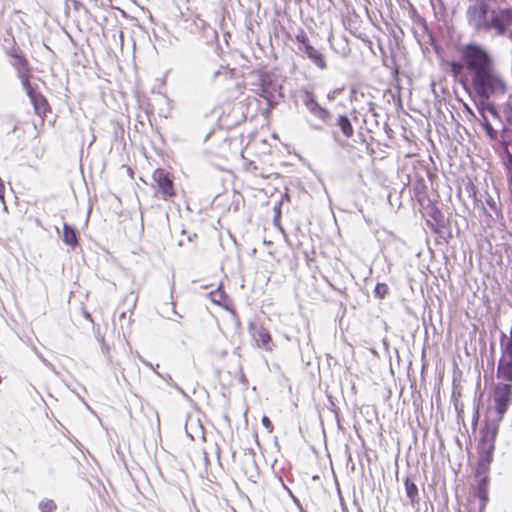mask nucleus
<instances>
[{
	"instance_id": "nucleus-26",
	"label": "nucleus",
	"mask_w": 512,
	"mask_h": 512,
	"mask_svg": "<svg viewBox=\"0 0 512 512\" xmlns=\"http://www.w3.org/2000/svg\"><path fill=\"white\" fill-rule=\"evenodd\" d=\"M39 509L41 512H54L56 504L53 500H44L39 503Z\"/></svg>"
},
{
	"instance_id": "nucleus-21",
	"label": "nucleus",
	"mask_w": 512,
	"mask_h": 512,
	"mask_svg": "<svg viewBox=\"0 0 512 512\" xmlns=\"http://www.w3.org/2000/svg\"><path fill=\"white\" fill-rule=\"evenodd\" d=\"M140 361H141L144 365H146L147 367H149V368L153 369V371L155 372V374H156L158 377H160L161 379H163L164 381H166V382H167V384H168L169 386H171V387H177V384L173 381L172 377H171L169 374L163 375V374L159 373L158 371H156V370L154 369L153 365H152L150 362H148V361L144 360L142 357H140Z\"/></svg>"
},
{
	"instance_id": "nucleus-20",
	"label": "nucleus",
	"mask_w": 512,
	"mask_h": 512,
	"mask_svg": "<svg viewBox=\"0 0 512 512\" xmlns=\"http://www.w3.org/2000/svg\"><path fill=\"white\" fill-rule=\"evenodd\" d=\"M337 125L341 129L342 133L347 137H351L354 133L352 124L349 120V118L345 115H341L338 118Z\"/></svg>"
},
{
	"instance_id": "nucleus-7",
	"label": "nucleus",
	"mask_w": 512,
	"mask_h": 512,
	"mask_svg": "<svg viewBox=\"0 0 512 512\" xmlns=\"http://www.w3.org/2000/svg\"><path fill=\"white\" fill-rule=\"evenodd\" d=\"M302 102L307 108V110L316 118L321 120L325 124H329L331 121V113L320 106L316 101L312 92L305 90L303 92Z\"/></svg>"
},
{
	"instance_id": "nucleus-11",
	"label": "nucleus",
	"mask_w": 512,
	"mask_h": 512,
	"mask_svg": "<svg viewBox=\"0 0 512 512\" xmlns=\"http://www.w3.org/2000/svg\"><path fill=\"white\" fill-rule=\"evenodd\" d=\"M253 330V337L259 347L264 348L267 351L272 350V338L268 329L263 326H250Z\"/></svg>"
},
{
	"instance_id": "nucleus-12",
	"label": "nucleus",
	"mask_w": 512,
	"mask_h": 512,
	"mask_svg": "<svg viewBox=\"0 0 512 512\" xmlns=\"http://www.w3.org/2000/svg\"><path fill=\"white\" fill-rule=\"evenodd\" d=\"M301 52L306 54V56L321 70H325L327 68L325 56L319 50L314 48L312 45L306 47Z\"/></svg>"
},
{
	"instance_id": "nucleus-17",
	"label": "nucleus",
	"mask_w": 512,
	"mask_h": 512,
	"mask_svg": "<svg viewBox=\"0 0 512 512\" xmlns=\"http://www.w3.org/2000/svg\"><path fill=\"white\" fill-rule=\"evenodd\" d=\"M479 103H478V109L481 117L485 115V112L488 111L493 116H498L497 109L493 102L490 101L491 97H478Z\"/></svg>"
},
{
	"instance_id": "nucleus-28",
	"label": "nucleus",
	"mask_w": 512,
	"mask_h": 512,
	"mask_svg": "<svg viewBox=\"0 0 512 512\" xmlns=\"http://www.w3.org/2000/svg\"><path fill=\"white\" fill-rule=\"evenodd\" d=\"M262 425L267 429L269 433L273 431V425L271 420L267 416H263L261 419Z\"/></svg>"
},
{
	"instance_id": "nucleus-19",
	"label": "nucleus",
	"mask_w": 512,
	"mask_h": 512,
	"mask_svg": "<svg viewBox=\"0 0 512 512\" xmlns=\"http://www.w3.org/2000/svg\"><path fill=\"white\" fill-rule=\"evenodd\" d=\"M63 242L71 247H75L78 244L75 229L66 223L63 226Z\"/></svg>"
},
{
	"instance_id": "nucleus-22",
	"label": "nucleus",
	"mask_w": 512,
	"mask_h": 512,
	"mask_svg": "<svg viewBox=\"0 0 512 512\" xmlns=\"http://www.w3.org/2000/svg\"><path fill=\"white\" fill-rule=\"evenodd\" d=\"M405 490H406L407 497L411 501H414L415 498L418 496V488L415 485V483L413 481H411L409 478H407L405 481Z\"/></svg>"
},
{
	"instance_id": "nucleus-6",
	"label": "nucleus",
	"mask_w": 512,
	"mask_h": 512,
	"mask_svg": "<svg viewBox=\"0 0 512 512\" xmlns=\"http://www.w3.org/2000/svg\"><path fill=\"white\" fill-rule=\"evenodd\" d=\"M161 198L165 201L175 196L173 181L169 174L163 169H156L152 175Z\"/></svg>"
},
{
	"instance_id": "nucleus-16",
	"label": "nucleus",
	"mask_w": 512,
	"mask_h": 512,
	"mask_svg": "<svg viewBox=\"0 0 512 512\" xmlns=\"http://www.w3.org/2000/svg\"><path fill=\"white\" fill-rule=\"evenodd\" d=\"M479 103H478V109L481 117L485 115V112L488 111L493 116H498L497 109L493 102L490 101L491 97H478Z\"/></svg>"
},
{
	"instance_id": "nucleus-15",
	"label": "nucleus",
	"mask_w": 512,
	"mask_h": 512,
	"mask_svg": "<svg viewBox=\"0 0 512 512\" xmlns=\"http://www.w3.org/2000/svg\"><path fill=\"white\" fill-rule=\"evenodd\" d=\"M495 444L493 443H479L480 461L482 464L489 465L492 461Z\"/></svg>"
},
{
	"instance_id": "nucleus-30",
	"label": "nucleus",
	"mask_w": 512,
	"mask_h": 512,
	"mask_svg": "<svg viewBox=\"0 0 512 512\" xmlns=\"http://www.w3.org/2000/svg\"><path fill=\"white\" fill-rule=\"evenodd\" d=\"M35 352L37 354V356L39 357V359L44 363V365L50 369H54L53 365L43 357L42 354H40L36 349H35Z\"/></svg>"
},
{
	"instance_id": "nucleus-33",
	"label": "nucleus",
	"mask_w": 512,
	"mask_h": 512,
	"mask_svg": "<svg viewBox=\"0 0 512 512\" xmlns=\"http://www.w3.org/2000/svg\"><path fill=\"white\" fill-rule=\"evenodd\" d=\"M219 74H220V70L216 71V72L214 73V76H217V75H219Z\"/></svg>"
},
{
	"instance_id": "nucleus-3",
	"label": "nucleus",
	"mask_w": 512,
	"mask_h": 512,
	"mask_svg": "<svg viewBox=\"0 0 512 512\" xmlns=\"http://www.w3.org/2000/svg\"><path fill=\"white\" fill-rule=\"evenodd\" d=\"M471 85L477 97L501 98L507 92V84L494 67L473 75Z\"/></svg>"
},
{
	"instance_id": "nucleus-13",
	"label": "nucleus",
	"mask_w": 512,
	"mask_h": 512,
	"mask_svg": "<svg viewBox=\"0 0 512 512\" xmlns=\"http://www.w3.org/2000/svg\"><path fill=\"white\" fill-rule=\"evenodd\" d=\"M498 376L512 382V360L501 357L497 369Z\"/></svg>"
},
{
	"instance_id": "nucleus-27",
	"label": "nucleus",
	"mask_w": 512,
	"mask_h": 512,
	"mask_svg": "<svg viewBox=\"0 0 512 512\" xmlns=\"http://www.w3.org/2000/svg\"><path fill=\"white\" fill-rule=\"evenodd\" d=\"M388 293V286L385 283H378L374 289V294L377 298L383 299Z\"/></svg>"
},
{
	"instance_id": "nucleus-32",
	"label": "nucleus",
	"mask_w": 512,
	"mask_h": 512,
	"mask_svg": "<svg viewBox=\"0 0 512 512\" xmlns=\"http://www.w3.org/2000/svg\"><path fill=\"white\" fill-rule=\"evenodd\" d=\"M465 108H466L467 112H468L471 116L475 117V113H474V111H473L470 107H468L467 105H465Z\"/></svg>"
},
{
	"instance_id": "nucleus-1",
	"label": "nucleus",
	"mask_w": 512,
	"mask_h": 512,
	"mask_svg": "<svg viewBox=\"0 0 512 512\" xmlns=\"http://www.w3.org/2000/svg\"><path fill=\"white\" fill-rule=\"evenodd\" d=\"M467 7L469 27L478 34L503 36L512 25V7L506 0H473Z\"/></svg>"
},
{
	"instance_id": "nucleus-2",
	"label": "nucleus",
	"mask_w": 512,
	"mask_h": 512,
	"mask_svg": "<svg viewBox=\"0 0 512 512\" xmlns=\"http://www.w3.org/2000/svg\"><path fill=\"white\" fill-rule=\"evenodd\" d=\"M467 7L469 27L478 34L503 36L512 25V7L506 0H473Z\"/></svg>"
},
{
	"instance_id": "nucleus-25",
	"label": "nucleus",
	"mask_w": 512,
	"mask_h": 512,
	"mask_svg": "<svg viewBox=\"0 0 512 512\" xmlns=\"http://www.w3.org/2000/svg\"><path fill=\"white\" fill-rule=\"evenodd\" d=\"M296 41L299 43V50L302 51L303 49H305L306 47L310 46L311 44L309 43V39L305 33L304 30H301L297 35H296Z\"/></svg>"
},
{
	"instance_id": "nucleus-24",
	"label": "nucleus",
	"mask_w": 512,
	"mask_h": 512,
	"mask_svg": "<svg viewBox=\"0 0 512 512\" xmlns=\"http://www.w3.org/2000/svg\"><path fill=\"white\" fill-rule=\"evenodd\" d=\"M482 118V126L483 128L485 129L486 131V134L491 138V139H495L497 137V132L496 130H494V128L492 127V125L490 124V122L488 121L486 115H483Z\"/></svg>"
},
{
	"instance_id": "nucleus-23",
	"label": "nucleus",
	"mask_w": 512,
	"mask_h": 512,
	"mask_svg": "<svg viewBox=\"0 0 512 512\" xmlns=\"http://www.w3.org/2000/svg\"><path fill=\"white\" fill-rule=\"evenodd\" d=\"M210 298L213 303L222 305L225 303L227 296L225 292L219 287L218 289L210 292Z\"/></svg>"
},
{
	"instance_id": "nucleus-18",
	"label": "nucleus",
	"mask_w": 512,
	"mask_h": 512,
	"mask_svg": "<svg viewBox=\"0 0 512 512\" xmlns=\"http://www.w3.org/2000/svg\"><path fill=\"white\" fill-rule=\"evenodd\" d=\"M497 433H498V426L496 424H494V423L487 424L482 431V437H481L480 442L495 444Z\"/></svg>"
},
{
	"instance_id": "nucleus-8",
	"label": "nucleus",
	"mask_w": 512,
	"mask_h": 512,
	"mask_svg": "<svg viewBox=\"0 0 512 512\" xmlns=\"http://www.w3.org/2000/svg\"><path fill=\"white\" fill-rule=\"evenodd\" d=\"M10 56L12 58L10 63L16 70L22 86H28L31 74L27 59L23 55L19 54L17 50H13L10 53Z\"/></svg>"
},
{
	"instance_id": "nucleus-5",
	"label": "nucleus",
	"mask_w": 512,
	"mask_h": 512,
	"mask_svg": "<svg viewBox=\"0 0 512 512\" xmlns=\"http://www.w3.org/2000/svg\"><path fill=\"white\" fill-rule=\"evenodd\" d=\"M258 95L265 99L269 105L277 104L278 100L283 98L282 86L270 77H262Z\"/></svg>"
},
{
	"instance_id": "nucleus-29",
	"label": "nucleus",
	"mask_w": 512,
	"mask_h": 512,
	"mask_svg": "<svg viewBox=\"0 0 512 512\" xmlns=\"http://www.w3.org/2000/svg\"><path fill=\"white\" fill-rule=\"evenodd\" d=\"M463 66H464V64L462 65V64L454 61L451 63V70L453 73L457 74V73H460V71L463 69Z\"/></svg>"
},
{
	"instance_id": "nucleus-9",
	"label": "nucleus",
	"mask_w": 512,
	"mask_h": 512,
	"mask_svg": "<svg viewBox=\"0 0 512 512\" xmlns=\"http://www.w3.org/2000/svg\"><path fill=\"white\" fill-rule=\"evenodd\" d=\"M23 88L25 89L31 103L33 104L35 113L40 116L43 121L46 113L50 110L46 98L40 92H37L30 83L28 86H23Z\"/></svg>"
},
{
	"instance_id": "nucleus-10",
	"label": "nucleus",
	"mask_w": 512,
	"mask_h": 512,
	"mask_svg": "<svg viewBox=\"0 0 512 512\" xmlns=\"http://www.w3.org/2000/svg\"><path fill=\"white\" fill-rule=\"evenodd\" d=\"M511 389L512 386L510 384H499L495 389V410L499 414L500 418H502L503 414L507 410V406L511 398Z\"/></svg>"
},
{
	"instance_id": "nucleus-31",
	"label": "nucleus",
	"mask_w": 512,
	"mask_h": 512,
	"mask_svg": "<svg viewBox=\"0 0 512 512\" xmlns=\"http://www.w3.org/2000/svg\"><path fill=\"white\" fill-rule=\"evenodd\" d=\"M173 388L176 389L184 397L188 398V395L184 392V390L180 386L177 385V387H173Z\"/></svg>"
},
{
	"instance_id": "nucleus-4",
	"label": "nucleus",
	"mask_w": 512,
	"mask_h": 512,
	"mask_svg": "<svg viewBox=\"0 0 512 512\" xmlns=\"http://www.w3.org/2000/svg\"><path fill=\"white\" fill-rule=\"evenodd\" d=\"M460 55L465 68L471 75V78L473 75L494 67L491 55L479 44L469 43L462 46L460 49Z\"/></svg>"
},
{
	"instance_id": "nucleus-14",
	"label": "nucleus",
	"mask_w": 512,
	"mask_h": 512,
	"mask_svg": "<svg viewBox=\"0 0 512 512\" xmlns=\"http://www.w3.org/2000/svg\"><path fill=\"white\" fill-rule=\"evenodd\" d=\"M500 347L502 355L501 357L507 358L508 360H512V328L510 331V335L507 336L505 333H501L500 339Z\"/></svg>"
}]
</instances>
